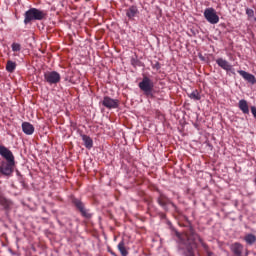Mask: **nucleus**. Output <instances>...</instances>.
I'll return each mask as SVG.
<instances>
[{
  "label": "nucleus",
  "instance_id": "25",
  "mask_svg": "<svg viewBox=\"0 0 256 256\" xmlns=\"http://www.w3.org/2000/svg\"><path fill=\"white\" fill-rule=\"evenodd\" d=\"M251 113H252V115L255 117V119H256V107L255 106H252L251 107Z\"/></svg>",
  "mask_w": 256,
  "mask_h": 256
},
{
  "label": "nucleus",
  "instance_id": "2",
  "mask_svg": "<svg viewBox=\"0 0 256 256\" xmlns=\"http://www.w3.org/2000/svg\"><path fill=\"white\" fill-rule=\"evenodd\" d=\"M47 19V11L39 10L37 8H30L24 14V24L29 25L31 21H43Z\"/></svg>",
  "mask_w": 256,
  "mask_h": 256
},
{
  "label": "nucleus",
  "instance_id": "17",
  "mask_svg": "<svg viewBox=\"0 0 256 256\" xmlns=\"http://www.w3.org/2000/svg\"><path fill=\"white\" fill-rule=\"evenodd\" d=\"M118 251H120L122 256H127L129 255V251H127V248L125 247V241H121L118 244Z\"/></svg>",
  "mask_w": 256,
  "mask_h": 256
},
{
  "label": "nucleus",
  "instance_id": "9",
  "mask_svg": "<svg viewBox=\"0 0 256 256\" xmlns=\"http://www.w3.org/2000/svg\"><path fill=\"white\" fill-rule=\"evenodd\" d=\"M216 63L219 67H221V69H224V71H231V69H233V66L229 64V61L223 58H218Z\"/></svg>",
  "mask_w": 256,
  "mask_h": 256
},
{
  "label": "nucleus",
  "instance_id": "23",
  "mask_svg": "<svg viewBox=\"0 0 256 256\" xmlns=\"http://www.w3.org/2000/svg\"><path fill=\"white\" fill-rule=\"evenodd\" d=\"M12 51H15V52L21 51V44H19V43H13V44H12Z\"/></svg>",
  "mask_w": 256,
  "mask_h": 256
},
{
  "label": "nucleus",
  "instance_id": "15",
  "mask_svg": "<svg viewBox=\"0 0 256 256\" xmlns=\"http://www.w3.org/2000/svg\"><path fill=\"white\" fill-rule=\"evenodd\" d=\"M0 205L7 210L11 208L12 202L3 195H0Z\"/></svg>",
  "mask_w": 256,
  "mask_h": 256
},
{
  "label": "nucleus",
  "instance_id": "5",
  "mask_svg": "<svg viewBox=\"0 0 256 256\" xmlns=\"http://www.w3.org/2000/svg\"><path fill=\"white\" fill-rule=\"evenodd\" d=\"M138 87L141 89V91H144L146 95H149V93L153 91L154 84L153 81L149 79V77L145 76L138 84Z\"/></svg>",
  "mask_w": 256,
  "mask_h": 256
},
{
  "label": "nucleus",
  "instance_id": "7",
  "mask_svg": "<svg viewBox=\"0 0 256 256\" xmlns=\"http://www.w3.org/2000/svg\"><path fill=\"white\" fill-rule=\"evenodd\" d=\"M102 105L106 107V109H117V107H119V100L105 96Z\"/></svg>",
  "mask_w": 256,
  "mask_h": 256
},
{
  "label": "nucleus",
  "instance_id": "12",
  "mask_svg": "<svg viewBox=\"0 0 256 256\" xmlns=\"http://www.w3.org/2000/svg\"><path fill=\"white\" fill-rule=\"evenodd\" d=\"M139 14V9H137V6H130L126 10V17L128 19H135V17Z\"/></svg>",
  "mask_w": 256,
  "mask_h": 256
},
{
  "label": "nucleus",
  "instance_id": "16",
  "mask_svg": "<svg viewBox=\"0 0 256 256\" xmlns=\"http://www.w3.org/2000/svg\"><path fill=\"white\" fill-rule=\"evenodd\" d=\"M82 140L84 141L86 149H91L93 147V139H91V137L82 135Z\"/></svg>",
  "mask_w": 256,
  "mask_h": 256
},
{
  "label": "nucleus",
  "instance_id": "24",
  "mask_svg": "<svg viewBox=\"0 0 256 256\" xmlns=\"http://www.w3.org/2000/svg\"><path fill=\"white\" fill-rule=\"evenodd\" d=\"M186 256H195V254L193 253V248H188Z\"/></svg>",
  "mask_w": 256,
  "mask_h": 256
},
{
  "label": "nucleus",
  "instance_id": "1",
  "mask_svg": "<svg viewBox=\"0 0 256 256\" xmlns=\"http://www.w3.org/2000/svg\"><path fill=\"white\" fill-rule=\"evenodd\" d=\"M0 155L5 160L0 161V175L3 177H11L15 171V156L9 148L0 146Z\"/></svg>",
  "mask_w": 256,
  "mask_h": 256
},
{
  "label": "nucleus",
  "instance_id": "6",
  "mask_svg": "<svg viewBox=\"0 0 256 256\" xmlns=\"http://www.w3.org/2000/svg\"><path fill=\"white\" fill-rule=\"evenodd\" d=\"M44 79L49 85H57V83L61 81V74L56 71L46 72L44 74Z\"/></svg>",
  "mask_w": 256,
  "mask_h": 256
},
{
  "label": "nucleus",
  "instance_id": "3",
  "mask_svg": "<svg viewBox=\"0 0 256 256\" xmlns=\"http://www.w3.org/2000/svg\"><path fill=\"white\" fill-rule=\"evenodd\" d=\"M204 17L208 23H211V25H217V23H219V16L217 15V11L213 8H206Z\"/></svg>",
  "mask_w": 256,
  "mask_h": 256
},
{
  "label": "nucleus",
  "instance_id": "20",
  "mask_svg": "<svg viewBox=\"0 0 256 256\" xmlns=\"http://www.w3.org/2000/svg\"><path fill=\"white\" fill-rule=\"evenodd\" d=\"M176 236L178 237V243L180 249H185V234H179V232H176Z\"/></svg>",
  "mask_w": 256,
  "mask_h": 256
},
{
  "label": "nucleus",
  "instance_id": "21",
  "mask_svg": "<svg viewBox=\"0 0 256 256\" xmlns=\"http://www.w3.org/2000/svg\"><path fill=\"white\" fill-rule=\"evenodd\" d=\"M158 203L159 205H161V207H165L167 205V197H165L164 195H160V197L158 198Z\"/></svg>",
  "mask_w": 256,
  "mask_h": 256
},
{
  "label": "nucleus",
  "instance_id": "10",
  "mask_svg": "<svg viewBox=\"0 0 256 256\" xmlns=\"http://www.w3.org/2000/svg\"><path fill=\"white\" fill-rule=\"evenodd\" d=\"M22 131L25 135H33V133H35V127L29 122H23Z\"/></svg>",
  "mask_w": 256,
  "mask_h": 256
},
{
  "label": "nucleus",
  "instance_id": "4",
  "mask_svg": "<svg viewBox=\"0 0 256 256\" xmlns=\"http://www.w3.org/2000/svg\"><path fill=\"white\" fill-rule=\"evenodd\" d=\"M230 250L235 256H249V250L245 249L243 244L235 242L230 246Z\"/></svg>",
  "mask_w": 256,
  "mask_h": 256
},
{
  "label": "nucleus",
  "instance_id": "8",
  "mask_svg": "<svg viewBox=\"0 0 256 256\" xmlns=\"http://www.w3.org/2000/svg\"><path fill=\"white\" fill-rule=\"evenodd\" d=\"M239 75H241V77H243V79L245 81H247L248 83H251V85H255L256 83V78L255 75L246 72L245 70H238Z\"/></svg>",
  "mask_w": 256,
  "mask_h": 256
},
{
  "label": "nucleus",
  "instance_id": "11",
  "mask_svg": "<svg viewBox=\"0 0 256 256\" xmlns=\"http://www.w3.org/2000/svg\"><path fill=\"white\" fill-rule=\"evenodd\" d=\"M73 203L77 209H79L80 213H82L83 217H89V214L87 213V210H85V205L81 200L74 199Z\"/></svg>",
  "mask_w": 256,
  "mask_h": 256
},
{
  "label": "nucleus",
  "instance_id": "19",
  "mask_svg": "<svg viewBox=\"0 0 256 256\" xmlns=\"http://www.w3.org/2000/svg\"><path fill=\"white\" fill-rule=\"evenodd\" d=\"M188 97L194 101H201V94L199 93V90L192 91V93L188 94Z\"/></svg>",
  "mask_w": 256,
  "mask_h": 256
},
{
  "label": "nucleus",
  "instance_id": "14",
  "mask_svg": "<svg viewBox=\"0 0 256 256\" xmlns=\"http://www.w3.org/2000/svg\"><path fill=\"white\" fill-rule=\"evenodd\" d=\"M244 241L248 245H255L256 244V236L255 234L248 233L244 236Z\"/></svg>",
  "mask_w": 256,
  "mask_h": 256
},
{
  "label": "nucleus",
  "instance_id": "18",
  "mask_svg": "<svg viewBox=\"0 0 256 256\" xmlns=\"http://www.w3.org/2000/svg\"><path fill=\"white\" fill-rule=\"evenodd\" d=\"M15 69H17V63L8 60L7 64H6V71H8V73H13V71H15Z\"/></svg>",
  "mask_w": 256,
  "mask_h": 256
},
{
  "label": "nucleus",
  "instance_id": "22",
  "mask_svg": "<svg viewBox=\"0 0 256 256\" xmlns=\"http://www.w3.org/2000/svg\"><path fill=\"white\" fill-rule=\"evenodd\" d=\"M246 15L248 16V19H252V17H255V11H253V9L247 8Z\"/></svg>",
  "mask_w": 256,
  "mask_h": 256
},
{
  "label": "nucleus",
  "instance_id": "13",
  "mask_svg": "<svg viewBox=\"0 0 256 256\" xmlns=\"http://www.w3.org/2000/svg\"><path fill=\"white\" fill-rule=\"evenodd\" d=\"M238 107L240 109V111H242V113H244V115H249V104L247 103V100H240L238 103Z\"/></svg>",
  "mask_w": 256,
  "mask_h": 256
}]
</instances>
